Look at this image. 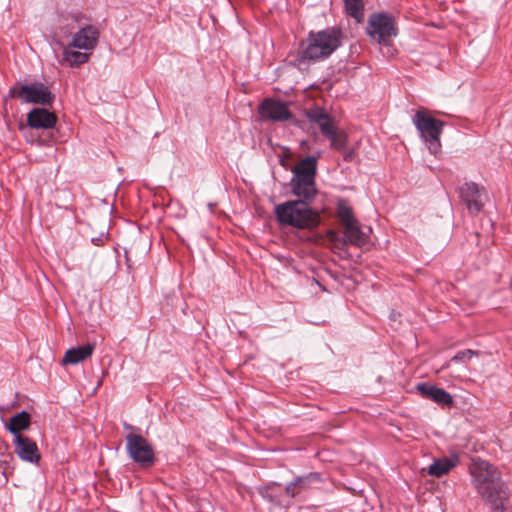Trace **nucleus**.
I'll use <instances>...</instances> for the list:
<instances>
[{
    "mask_svg": "<svg viewBox=\"0 0 512 512\" xmlns=\"http://www.w3.org/2000/svg\"><path fill=\"white\" fill-rule=\"evenodd\" d=\"M291 192L297 200L311 203L317 195L316 182L314 179L295 178L290 181Z\"/></svg>",
    "mask_w": 512,
    "mask_h": 512,
    "instance_id": "obj_13",
    "label": "nucleus"
},
{
    "mask_svg": "<svg viewBox=\"0 0 512 512\" xmlns=\"http://www.w3.org/2000/svg\"><path fill=\"white\" fill-rule=\"evenodd\" d=\"M13 443L15 453L21 460L32 464L39 463L41 455L34 440L24 435H17V437H14Z\"/></svg>",
    "mask_w": 512,
    "mask_h": 512,
    "instance_id": "obj_9",
    "label": "nucleus"
},
{
    "mask_svg": "<svg viewBox=\"0 0 512 512\" xmlns=\"http://www.w3.org/2000/svg\"><path fill=\"white\" fill-rule=\"evenodd\" d=\"M275 215L282 225L298 229H314L320 223V214L303 200H290L275 207Z\"/></svg>",
    "mask_w": 512,
    "mask_h": 512,
    "instance_id": "obj_3",
    "label": "nucleus"
},
{
    "mask_svg": "<svg viewBox=\"0 0 512 512\" xmlns=\"http://www.w3.org/2000/svg\"><path fill=\"white\" fill-rule=\"evenodd\" d=\"M95 349L94 343H87L82 346L72 347L66 351L63 357V364H78L89 358Z\"/></svg>",
    "mask_w": 512,
    "mask_h": 512,
    "instance_id": "obj_18",
    "label": "nucleus"
},
{
    "mask_svg": "<svg viewBox=\"0 0 512 512\" xmlns=\"http://www.w3.org/2000/svg\"><path fill=\"white\" fill-rule=\"evenodd\" d=\"M340 45V30L327 28L318 32H310L307 39L301 42L295 61L298 65L322 61L328 58Z\"/></svg>",
    "mask_w": 512,
    "mask_h": 512,
    "instance_id": "obj_2",
    "label": "nucleus"
},
{
    "mask_svg": "<svg viewBox=\"0 0 512 512\" xmlns=\"http://www.w3.org/2000/svg\"><path fill=\"white\" fill-rule=\"evenodd\" d=\"M326 138L330 140V146L335 150L342 151L346 146L347 136L343 131L338 130L337 127L332 131V136H326Z\"/></svg>",
    "mask_w": 512,
    "mask_h": 512,
    "instance_id": "obj_24",
    "label": "nucleus"
},
{
    "mask_svg": "<svg viewBox=\"0 0 512 512\" xmlns=\"http://www.w3.org/2000/svg\"><path fill=\"white\" fill-rule=\"evenodd\" d=\"M344 159H345L346 161L351 160V159H352V152L346 153V154H345V156H344Z\"/></svg>",
    "mask_w": 512,
    "mask_h": 512,
    "instance_id": "obj_32",
    "label": "nucleus"
},
{
    "mask_svg": "<svg viewBox=\"0 0 512 512\" xmlns=\"http://www.w3.org/2000/svg\"><path fill=\"white\" fill-rule=\"evenodd\" d=\"M338 217L343 225V228L348 226L350 223H354L357 220L353 216L352 208L346 205L344 202H339L337 208Z\"/></svg>",
    "mask_w": 512,
    "mask_h": 512,
    "instance_id": "obj_25",
    "label": "nucleus"
},
{
    "mask_svg": "<svg viewBox=\"0 0 512 512\" xmlns=\"http://www.w3.org/2000/svg\"><path fill=\"white\" fill-rule=\"evenodd\" d=\"M460 197L471 214L479 213L483 208L481 191L474 182H466L460 188Z\"/></svg>",
    "mask_w": 512,
    "mask_h": 512,
    "instance_id": "obj_12",
    "label": "nucleus"
},
{
    "mask_svg": "<svg viewBox=\"0 0 512 512\" xmlns=\"http://www.w3.org/2000/svg\"><path fill=\"white\" fill-rule=\"evenodd\" d=\"M416 388L423 397L430 399L439 405L449 406L453 403L452 396L444 389L435 385L419 383Z\"/></svg>",
    "mask_w": 512,
    "mask_h": 512,
    "instance_id": "obj_15",
    "label": "nucleus"
},
{
    "mask_svg": "<svg viewBox=\"0 0 512 512\" xmlns=\"http://www.w3.org/2000/svg\"><path fill=\"white\" fill-rule=\"evenodd\" d=\"M8 459L9 460H12L13 459V456L10 454V453H7V455L5 456V459L3 461H1V463H4V464H8Z\"/></svg>",
    "mask_w": 512,
    "mask_h": 512,
    "instance_id": "obj_31",
    "label": "nucleus"
},
{
    "mask_svg": "<svg viewBox=\"0 0 512 512\" xmlns=\"http://www.w3.org/2000/svg\"><path fill=\"white\" fill-rule=\"evenodd\" d=\"M261 496L277 506H288L290 505L289 500H285L282 495V490L280 485H269L260 490Z\"/></svg>",
    "mask_w": 512,
    "mask_h": 512,
    "instance_id": "obj_19",
    "label": "nucleus"
},
{
    "mask_svg": "<svg viewBox=\"0 0 512 512\" xmlns=\"http://www.w3.org/2000/svg\"><path fill=\"white\" fill-rule=\"evenodd\" d=\"M344 239L342 241V246L346 244H351L357 247H363L369 243L370 234L372 232L371 227L368 226H360L358 221L354 223L348 224V226L344 227Z\"/></svg>",
    "mask_w": 512,
    "mask_h": 512,
    "instance_id": "obj_10",
    "label": "nucleus"
},
{
    "mask_svg": "<svg viewBox=\"0 0 512 512\" xmlns=\"http://www.w3.org/2000/svg\"><path fill=\"white\" fill-rule=\"evenodd\" d=\"M56 122V115L45 108H34L27 114V125L34 129H51Z\"/></svg>",
    "mask_w": 512,
    "mask_h": 512,
    "instance_id": "obj_14",
    "label": "nucleus"
},
{
    "mask_svg": "<svg viewBox=\"0 0 512 512\" xmlns=\"http://www.w3.org/2000/svg\"><path fill=\"white\" fill-rule=\"evenodd\" d=\"M320 476L318 473H309L304 476L297 477L294 481L297 485L299 492L307 489L311 483L319 481Z\"/></svg>",
    "mask_w": 512,
    "mask_h": 512,
    "instance_id": "obj_26",
    "label": "nucleus"
},
{
    "mask_svg": "<svg viewBox=\"0 0 512 512\" xmlns=\"http://www.w3.org/2000/svg\"><path fill=\"white\" fill-rule=\"evenodd\" d=\"M367 35L379 45L388 46L397 36L398 28L394 17L385 12L372 13L367 21Z\"/></svg>",
    "mask_w": 512,
    "mask_h": 512,
    "instance_id": "obj_5",
    "label": "nucleus"
},
{
    "mask_svg": "<svg viewBox=\"0 0 512 512\" xmlns=\"http://www.w3.org/2000/svg\"><path fill=\"white\" fill-rule=\"evenodd\" d=\"M346 13L354 18L357 23L364 20V3L363 0H343Z\"/></svg>",
    "mask_w": 512,
    "mask_h": 512,
    "instance_id": "obj_23",
    "label": "nucleus"
},
{
    "mask_svg": "<svg viewBox=\"0 0 512 512\" xmlns=\"http://www.w3.org/2000/svg\"><path fill=\"white\" fill-rule=\"evenodd\" d=\"M9 96L23 103L42 106H51L55 100V95L42 82L15 84L9 89Z\"/></svg>",
    "mask_w": 512,
    "mask_h": 512,
    "instance_id": "obj_6",
    "label": "nucleus"
},
{
    "mask_svg": "<svg viewBox=\"0 0 512 512\" xmlns=\"http://www.w3.org/2000/svg\"><path fill=\"white\" fill-rule=\"evenodd\" d=\"M474 355H476V352L471 349L462 350V351L457 352L452 357L451 361L460 362V361L470 360Z\"/></svg>",
    "mask_w": 512,
    "mask_h": 512,
    "instance_id": "obj_27",
    "label": "nucleus"
},
{
    "mask_svg": "<svg viewBox=\"0 0 512 512\" xmlns=\"http://www.w3.org/2000/svg\"><path fill=\"white\" fill-rule=\"evenodd\" d=\"M76 47H72L71 44L66 46L63 50L62 61L67 63L70 67H77L86 63L89 59V55L86 52H79L75 50Z\"/></svg>",
    "mask_w": 512,
    "mask_h": 512,
    "instance_id": "obj_20",
    "label": "nucleus"
},
{
    "mask_svg": "<svg viewBox=\"0 0 512 512\" xmlns=\"http://www.w3.org/2000/svg\"><path fill=\"white\" fill-rule=\"evenodd\" d=\"M297 489V485L295 481H293L286 485L285 489L282 491V494L287 495L289 498L288 500L291 502V499L294 498L299 493V490Z\"/></svg>",
    "mask_w": 512,
    "mask_h": 512,
    "instance_id": "obj_28",
    "label": "nucleus"
},
{
    "mask_svg": "<svg viewBox=\"0 0 512 512\" xmlns=\"http://www.w3.org/2000/svg\"><path fill=\"white\" fill-rule=\"evenodd\" d=\"M91 241L93 244L100 246L103 243V238H102V236L98 237V238H92Z\"/></svg>",
    "mask_w": 512,
    "mask_h": 512,
    "instance_id": "obj_30",
    "label": "nucleus"
},
{
    "mask_svg": "<svg viewBox=\"0 0 512 512\" xmlns=\"http://www.w3.org/2000/svg\"><path fill=\"white\" fill-rule=\"evenodd\" d=\"M98 40V31L93 26H86L80 29L72 38L71 45L72 47H77V49L83 50H92Z\"/></svg>",
    "mask_w": 512,
    "mask_h": 512,
    "instance_id": "obj_16",
    "label": "nucleus"
},
{
    "mask_svg": "<svg viewBox=\"0 0 512 512\" xmlns=\"http://www.w3.org/2000/svg\"><path fill=\"white\" fill-rule=\"evenodd\" d=\"M30 426V414L22 411L10 419V423L6 426L7 430L17 437L20 432L26 430Z\"/></svg>",
    "mask_w": 512,
    "mask_h": 512,
    "instance_id": "obj_21",
    "label": "nucleus"
},
{
    "mask_svg": "<svg viewBox=\"0 0 512 512\" xmlns=\"http://www.w3.org/2000/svg\"><path fill=\"white\" fill-rule=\"evenodd\" d=\"M412 120L430 153L437 154L441 149L440 135L444 122L431 117L425 109L416 111Z\"/></svg>",
    "mask_w": 512,
    "mask_h": 512,
    "instance_id": "obj_4",
    "label": "nucleus"
},
{
    "mask_svg": "<svg viewBox=\"0 0 512 512\" xmlns=\"http://www.w3.org/2000/svg\"><path fill=\"white\" fill-rule=\"evenodd\" d=\"M316 156H308L300 160L293 168L292 173L295 178L314 179L317 174Z\"/></svg>",
    "mask_w": 512,
    "mask_h": 512,
    "instance_id": "obj_17",
    "label": "nucleus"
},
{
    "mask_svg": "<svg viewBox=\"0 0 512 512\" xmlns=\"http://www.w3.org/2000/svg\"><path fill=\"white\" fill-rule=\"evenodd\" d=\"M129 458L142 468L152 467L156 462L152 445L141 434L130 432L125 436Z\"/></svg>",
    "mask_w": 512,
    "mask_h": 512,
    "instance_id": "obj_7",
    "label": "nucleus"
},
{
    "mask_svg": "<svg viewBox=\"0 0 512 512\" xmlns=\"http://www.w3.org/2000/svg\"><path fill=\"white\" fill-rule=\"evenodd\" d=\"M258 112L265 121L284 122L293 117L286 103L273 98L264 99L258 107Z\"/></svg>",
    "mask_w": 512,
    "mask_h": 512,
    "instance_id": "obj_8",
    "label": "nucleus"
},
{
    "mask_svg": "<svg viewBox=\"0 0 512 512\" xmlns=\"http://www.w3.org/2000/svg\"><path fill=\"white\" fill-rule=\"evenodd\" d=\"M305 115L310 123L319 127L321 133L326 136H332V131L336 127L333 117L322 107L315 106L306 110Z\"/></svg>",
    "mask_w": 512,
    "mask_h": 512,
    "instance_id": "obj_11",
    "label": "nucleus"
},
{
    "mask_svg": "<svg viewBox=\"0 0 512 512\" xmlns=\"http://www.w3.org/2000/svg\"><path fill=\"white\" fill-rule=\"evenodd\" d=\"M455 466V461L450 458L435 460L428 469V473L435 477H441L447 474Z\"/></svg>",
    "mask_w": 512,
    "mask_h": 512,
    "instance_id": "obj_22",
    "label": "nucleus"
},
{
    "mask_svg": "<svg viewBox=\"0 0 512 512\" xmlns=\"http://www.w3.org/2000/svg\"><path fill=\"white\" fill-rule=\"evenodd\" d=\"M472 485L492 512H505L510 498L508 485L499 469L490 462L476 458L469 467Z\"/></svg>",
    "mask_w": 512,
    "mask_h": 512,
    "instance_id": "obj_1",
    "label": "nucleus"
},
{
    "mask_svg": "<svg viewBox=\"0 0 512 512\" xmlns=\"http://www.w3.org/2000/svg\"><path fill=\"white\" fill-rule=\"evenodd\" d=\"M123 427H124L125 430H128L129 433L130 432H135V433L139 432V428H137V427H135L133 425H130V424L126 423V422L123 424Z\"/></svg>",
    "mask_w": 512,
    "mask_h": 512,
    "instance_id": "obj_29",
    "label": "nucleus"
}]
</instances>
